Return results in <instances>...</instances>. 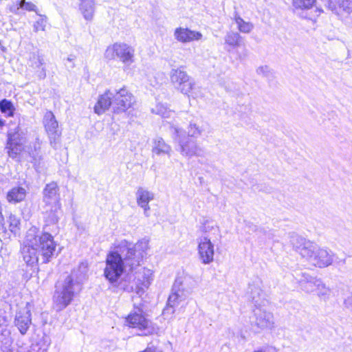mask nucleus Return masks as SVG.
I'll use <instances>...</instances> for the list:
<instances>
[{"mask_svg": "<svg viewBox=\"0 0 352 352\" xmlns=\"http://www.w3.org/2000/svg\"><path fill=\"white\" fill-rule=\"evenodd\" d=\"M233 19L239 32L248 34L253 30L254 25L250 22L245 21L237 13L234 14Z\"/></svg>", "mask_w": 352, "mask_h": 352, "instance_id": "nucleus-28", "label": "nucleus"}, {"mask_svg": "<svg viewBox=\"0 0 352 352\" xmlns=\"http://www.w3.org/2000/svg\"><path fill=\"white\" fill-rule=\"evenodd\" d=\"M152 111L164 118H169L174 115L173 111L170 110L166 104L162 103L157 104L155 107L152 109Z\"/></svg>", "mask_w": 352, "mask_h": 352, "instance_id": "nucleus-31", "label": "nucleus"}, {"mask_svg": "<svg viewBox=\"0 0 352 352\" xmlns=\"http://www.w3.org/2000/svg\"><path fill=\"white\" fill-rule=\"evenodd\" d=\"M8 228L14 234H16L20 230V219L14 214H10L8 219Z\"/></svg>", "mask_w": 352, "mask_h": 352, "instance_id": "nucleus-33", "label": "nucleus"}, {"mask_svg": "<svg viewBox=\"0 0 352 352\" xmlns=\"http://www.w3.org/2000/svg\"><path fill=\"white\" fill-rule=\"evenodd\" d=\"M199 258L204 264H209L213 261L214 245L210 239L204 236L200 239L198 245Z\"/></svg>", "mask_w": 352, "mask_h": 352, "instance_id": "nucleus-17", "label": "nucleus"}, {"mask_svg": "<svg viewBox=\"0 0 352 352\" xmlns=\"http://www.w3.org/2000/svg\"><path fill=\"white\" fill-rule=\"evenodd\" d=\"M14 323L20 333L25 335L32 323L30 310L28 307H25L18 311L16 314Z\"/></svg>", "mask_w": 352, "mask_h": 352, "instance_id": "nucleus-21", "label": "nucleus"}, {"mask_svg": "<svg viewBox=\"0 0 352 352\" xmlns=\"http://www.w3.org/2000/svg\"><path fill=\"white\" fill-rule=\"evenodd\" d=\"M45 71L44 69V68H41V71L40 72V74H39V77L41 78H44L45 77Z\"/></svg>", "mask_w": 352, "mask_h": 352, "instance_id": "nucleus-47", "label": "nucleus"}, {"mask_svg": "<svg viewBox=\"0 0 352 352\" xmlns=\"http://www.w3.org/2000/svg\"><path fill=\"white\" fill-rule=\"evenodd\" d=\"M41 142L36 138L28 151L31 158L30 162L38 173H41L45 170V163L41 153Z\"/></svg>", "mask_w": 352, "mask_h": 352, "instance_id": "nucleus-14", "label": "nucleus"}, {"mask_svg": "<svg viewBox=\"0 0 352 352\" xmlns=\"http://www.w3.org/2000/svg\"><path fill=\"white\" fill-rule=\"evenodd\" d=\"M148 249L146 241H140L133 244L122 240L110 252L106 258V267L104 270L105 278L113 286L124 291L133 290V285L122 284L121 276L125 270L133 272L141 265L143 257Z\"/></svg>", "mask_w": 352, "mask_h": 352, "instance_id": "nucleus-1", "label": "nucleus"}, {"mask_svg": "<svg viewBox=\"0 0 352 352\" xmlns=\"http://www.w3.org/2000/svg\"><path fill=\"white\" fill-rule=\"evenodd\" d=\"M80 289V286L74 283L71 276H67L63 281H58L53 296V307L56 311H60L66 308Z\"/></svg>", "mask_w": 352, "mask_h": 352, "instance_id": "nucleus-6", "label": "nucleus"}, {"mask_svg": "<svg viewBox=\"0 0 352 352\" xmlns=\"http://www.w3.org/2000/svg\"><path fill=\"white\" fill-rule=\"evenodd\" d=\"M6 228L3 223V217H0V230H6Z\"/></svg>", "mask_w": 352, "mask_h": 352, "instance_id": "nucleus-45", "label": "nucleus"}, {"mask_svg": "<svg viewBox=\"0 0 352 352\" xmlns=\"http://www.w3.org/2000/svg\"><path fill=\"white\" fill-rule=\"evenodd\" d=\"M175 38L182 43H190L194 41H199L202 38V34L193 31L188 28H177L174 32Z\"/></svg>", "mask_w": 352, "mask_h": 352, "instance_id": "nucleus-22", "label": "nucleus"}, {"mask_svg": "<svg viewBox=\"0 0 352 352\" xmlns=\"http://www.w3.org/2000/svg\"><path fill=\"white\" fill-rule=\"evenodd\" d=\"M252 324L260 329H272L274 324V316L263 308V306L256 307L252 318Z\"/></svg>", "mask_w": 352, "mask_h": 352, "instance_id": "nucleus-13", "label": "nucleus"}, {"mask_svg": "<svg viewBox=\"0 0 352 352\" xmlns=\"http://www.w3.org/2000/svg\"><path fill=\"white\" fill-rule=\"evenodd\" d=\"M290 243L302 258L316 267H326L333 261L334 255L330 250L320 248L316 243L295 233L290 234Z\"/></svg>", "mask_w": 352, "mask_h": 352, "instance_id": "nucleus-3", "label": "nucleus"}, {"mask_svg": "<svg viewBox=\"0 0 352 352\" xmlns=\"http://www.w3.org/2000/svg\"><path fill=\"white\" fill-rule=\"evenodd\" d=\"M193 285L190 278H177L172 287L166 307L163 310V314H173L175 307L186 300L192 291Z\"/></svg>", "mask_w": 352, "mask_h": 352, "instance_id": "nucleus-7", "label": "nucleus"}, {"mask_svg": "<svg viewBox=\"0 0 352 352\" xmlns=\"http://www.w3.org/2000/svg\"><path fill=\"white\" fill-rule=\"evenodd\" d=\"M76 59V56L74 55H69L67 56L66 60L67 63H65V65L69 68H74V61Z\"/></svg>", "mask_w": 352, "mask_h": 352, "instance_id": "nucleus-41", "label": "nucleus"}, {"mask_svg": "<svg viewBox=\"0 0 352 352\" xmlns=\"http://www.w3.org/2000/svg\"><path fill=\"white\" fill-rule=\"evenodd\" d=\"M256 73L257 74L266 78H270L272 74L270 68L267 65L258 67L256 69Z\"/></svg>", "mask_w": 352, "mask_h": 352, "instance_id": "nucleus-39", "label": "nucleus"}, {"mask_svg": "<svg viewBox=\"0 0 352 352\" xmlns=\"http://www.w3.org/2000/svg\"><path fill=\"white\" fill-rule=\"evenodd\" d=\"M261 282L259 280L250 283L246 292V298L252 302L255 307L264 306L266 300L261 287Z\"/></svg>", "mask_w": 352, "mask_h": 352, "instance_id": "nucleus-16", "label": "nucleus"}, {"mask_svg": "<svg viewBox=\"0 0 352 352\" xmlns=\"http://www.w3.org/2000/svg\"><path fill=\"white\" fill-rule=\"evenodd\" d=\"M203 231L206 233L210 232V231H214V234L215 232H219L218 228L212 222L206 221V223L203 226Z\"/></svg>", "mask_w": 352, "mask_h": 352, "instance_id": "nucleus-40", "label": "nucleus"}, {"mask_svg": "<svg viewBox=\"0 0 352 352\" xmlns=\"http://www.w3.org/2000/svg\"><path fill=\"white\" fill-rule=\"evenodd\" d=\"M129 327L140 331V336L159 334L160 328L146 318L144 305L134 303V309L126 318Z\"/></svg>", "mask_w": 352, "mask_h": 352, "instance_id": "nucleus-8", "label": "nucleus"}, {"mask_svg": "<svg viewBox=\"0 0 352 352\" xmlns=\"http://www.w3.org/2000/svg\"><path fill=\"white\" fill-rule=\"evenodd\" d=\"M152 151L153 153L158 155L164 154L169 155L171 151V147L167 144L162 138L157 137L153 140Z\"/></svg>", "mask_w": 352, "mask_h": 352, "instance_id": "nucleus-27", "label": "nucleus"}, {"mask_svg": "<svg viewBox=\"0 0 352 352\" xmlns=\"http://www.w3.org/2000/svg\"><path fill=\"white\" fill-rule=\"evenodd\" d=\"M136 200L138 205L144 210L146 217L150 216V206L148 203L154 199V194L147 189L139 187L136 192Z\"/></svg>", "mask_w": 352, "mask_h": 352, "instance_id": "nucleus-20", "label": "nucleus"}, {"mask_svg": "<svg viewBox=\"0 0 352 352\" xmlns=\"http://www.w3.org/2000/svg\"><path fill=\"white\" fill-rule=\"evenodd\" d=\"M170 78L175 88L184 94H188L195 85L193 80L182 67L172 69Z\"/></svg>", "mask_w": 352, "mask_h": 352, "instance_id": "nucleus-10", "label": "nucleus"}, {"mask_svg": "<svg viewBox=\"0 0 352 352\" xmlns=\"http://www.w3.org/2000/svg\"><path fill=\"white\" fill-rule=\"evenodd\" d=\"M58 186L56 183L47 184L43 189V201L45 206L60 205Z\"/></svg>", "mask_w": 352, "mask_h": 352, "instance_id": "nucleus-19", "label": "nucleus"}, {"mask_svg": "<svg viewBox=\"0 0 352 352\" xmlns=\"http://www.w3.org/2000/svg\"><path fill=\"white\" fill-rule=\"evenodd\" d=\"M134 54V48L124 43H116L109 46L104 53L107 58L112 60L118 58L126 65H131L133 62Z\"/></svg>", "mask_w": 352, "mask_h": 352, "instance_id": "nucleus-9", "label": "nucleus"}, {"mask_svg": "<svg viewBox=\"0 0 352 352\" xmlns=\"http://www.w3.org/2000/svg\"><path fill=\"white\" fill-rule=\"evenodd\" d=\"M168 127L174 142L177 144L176 149L182 156L191 158L192 157H201L204 155V148L198 144L197 141L188 138L186 131L174 123L168 122Z\"/></svg>", "mask_w": 352, "mask_h": 352, "instance_id": "nucleus-5", "label": "nucleus"}, {"mask_svg": "<svg viewBox=\"0 0 352 352\" xmlns=\"http://www.w3.org/2000/svg\"><path fill=\"white\" fill-rule=\"evenodd\" d=\"M299 286L301 289L306 293H312L316 291L320 279L311 276L306 273H302L300 277L297 278Z\"/></svg>", "mask_w": 352, "mask_h": 352, "instance_id": "nucleus-23", "label": "nucleus"}, {"mask_svg": "<svg viewBox=\"0 0 352 352\" xmlns=\"http://www.w3.org/2000/svg\"><path fill=\"white\" fill-rule=\"evenodd\" d=\"M0 109L1 112L8 113L9 116H12L14 108L11 102L4 99L0 102Z\"/></svg>", "mask_w": 352, "mask_h": 352, "instance_id": "nucleus-36", "label": "nucleus"}, {"mask_svg": "<svg viewBox=\"0 0 352 352\" xmlns=\"http://www.w3.org/2000/svg\"><path fill=\"white\" fill-rule=\"evenodd\" d=\"M6 318L0 315V331H2L3 328L6 326Z\"/></svg>", "mask_w": 352, "mask_h": 352, "instance_id": "nucleus-43", "label": "nucleus"}, {"mask_svg": "<svg viewBox=\"0 0 352 352\" xmlns=\"http://www.w3.org/2000/svg\"><path fill=\"white\" fill-rule=\"evenodd\" d=\"M316 0H293V6L301 11L298 14L305 19H315L322 12L316 4Z\"/></svg>", "mask_w": 352, "mask_h": 352, "instance_id": "nucleus-12", "label": "nucleus"}, {"mask_svg": "<svg viewBox=\"0 0 352 352\" xmlns=\"http://www.w3.org/2000/svg\"><path fill=\"white\" fill-rule=\"evenodd\" d=\"M38 19L33 24V30L34 32L38 31H45L47 24V17L45 15L37 13Z\"/></svg>", "mask_w": 352, "mask_h": 352, "instance_id": "nucleus-32", "label": "nucleus"}, {"mask_svg": "<svg viewBox=\"0 0 352 352\" xmlns=\"http://www.w3.org/2000/svg\"><path fill=\"white\" fill-rule=\"evenodd\" d=\"M36 67H39L43 65V60L40 57L37 58V62H36Z\"/></svg>", "mask_w": 352, "mask_h": 352, "instance_id": "nucleus-46", "label": "nucleus"}, {"mask_svg": "<svg viewBox=\"0 0 352 352\" xmlns=\"http://www.w3.org/2000/svg\"><path fill=\"white\" fill-rule=\"evenodd\" d=\"M19 8L24 9L27 11H34L37 14V7L32 2H27L25 0H21L19 3V7H17L16 10Z\"/></svg>", "mask_w": 352, "mask_h": 352, "instance_id": "nucleus-38", "label": "nucleus"}, {"mask_svg": "<svg viewBox=\"0 0 352 352\" xmlns=\"http://www.w3.org/2000/svg\"><path fill=\"white\" fill-rule=\"evenodd\" d=\"M241 36L238 32H228L225 36V43L232 48L240 45Z\"/></svg>", "mask_w": 352, "mask_h": 352, "instance_id": "nucleus-30", "label": "nucleus"}, {"mask_svg": "<svg viewBox=\"0 0 352 352\" xmlns=\"http://www.w3.org/2000/svg\"><path fill=\"white\" fill-rule=\"evenodd\" d=\"M43 124L45 131L50 138V144L55 143L59 138L60 132L58 130V124L54 113L49 111H47L43 117Z\"/></svg>", "mask_w": 352, "mask_h": 352, "instance_id": "nucleus-15", "label": "nucleus"}, {"mask_svg": "<svg viewBox=\"0 0 352 352\" xmlns=\"http://www.w3.org/2000/svg\"><path fill=\"white\" fill-rule=\"evenodd\" d=\"M80 11L86 21L93 19L95 12V3L94 0H81Z\"/></svg>", "mask_w": 352, "mask_h": 352, "instance_id": "nucleus-25", "label": "nucleus"}, {"mask_svg": "<svg viewBox=\"0 0 352 352\" xmlns=\"http://www.w3.org/2000/svg\"><path fill=\"white\" fill-rule=\"evenodd\" d=\"M0 217H3L2 212H1V207L0 206Z\"/></svg>", "mask_w": 352, "mask_h": 352, "instance_id": "nucleus-49", "label": "nucleus"}, {"mask_svg": "<svg viewBox=\"0 0 352 352\" xmlns=\"http://www.w3.org/2000/svg\"><path fill=\"white\" fill-rule=\"evenodd\" d=\"M248 55V52L246 49L243 50V52L241 54H239L238 56L240 60L245 59Z\"/></svg>", "mask_w": 352, "mask_h": 352, "instance_id": "nucleus-44", "label": "nucleus"}, {"mask_svg": "<svg viewBox=\"0 0 352 352\" xmlns=\"http://www.w3.org/2000/svg\"><path fill=\"white\" fill-rule=\"evenodd\" d=\"M315 292H317L318 295L320 297H327L330 294V289L320 279Z\"/></svg>", "mask_w": 352, "mask_h": 352, "instance_id": "nucleus-37", "label": "nucleus"}, {"mask_svg": "<svg viewBox=\"0 0 352 352\" xmlns=\"http://www.w3.org/2000/svg\"><path fill=\"white\" fill-rule=\"evenodd\" d=\"M43 218L45 220V226L43 232L49 231L56 232L58 231L57 223L59 217L61 214L60 205H52L43 206Z\"/></svg>", "mask_w": 352, "mask_h": 352, "instance_id": "nucleus-11", "label": "nucleus"}, {"mask_svg": "<svg viewBox=\"0 0 352 352\" xmlns=\"http://www.w3.org/2000/svg\"><path fill=\"white\" fill-rule=\"evenodd\" d=\"M5 125V120L0 119V126H3Z\"/></svg>", "mask_w": 352, "mask_h": 352, "instance_id": "nucleus-48", "label": "nucleus"}, {"mask_svg": "<svg viewBox=\"0 0 352 352\" xmlns=\"http://www.w3.org/2000/svg\"><path fill=\"white\" fill-rule=\"evenodd\" d=\"M344 304L346 308L352 311V296L344 299Z\"/></svg>", "mask_w": 352, "mask_h": 352, "instance_id": "nucleus-42", "label": "nucleus"}, {"mask_svg": "<svg viewBox=\"0 0 352 352\" xmlns=\"http://www.w3.org/2000/svg\"><path fill=\"white\" fill-rule=\"evenodd\" d=\"M88 272V263L87 262H82L80 263L77 269H74L69 276L73 278L74 283L80 286L82 281L85 280L87 277Z\"/></svg>", "mask_w": 352, "mask_h": 352, "instance_id": "nucleus-26", "label": "nucleus"}, {"mask_svg": "<svg viewBox=\"0 0 352 352\" xmlns=\"http://www.w3.org/2000/svg\"><path fill=\"white\" fill-rule=\"evenodd\" d=\"M152 280L153 273L151 270L144 268L142 271V279L138 278V280L140 282L141 285L144 287H148Z\"/></svg>", "mask_w": 352, "mask_h": 352, "instance_id": "nucleus-35", "label": "nucleus"}, {"mask_svg": "<svg viewBox=\"0 0 352 352\" xmlns=\"http://www.w3.org/2000/svg\"><path fill=\"white\" fill-rule=\"evenodd\" d=\"M336 4L347 12H352V0H329L331 8H334Z\"/></svg>", "mask_w": 352, "mask_h": 352, "instance_id": "nucleus-34", "label": "nucleus"}, {"mask_svg": "<svg viewBox=\"0 0 352 352\" xmlns=\"http://www.w3.org/2000/svg\"><path fill=\"white\" fill-rule=\"evenodd\" d=\"M56 244L51 233L41 232L35 226L27 232L21 254L27 265L32 267L39 263H47L54 256Z\"/></svg>", "mask_w": 352, "mask_h": 352, "instance_id": "nucleus-2", "label": "nucleus"}, {"mask_svg": "<svg viewBox=\"0 0 352 352\" xmlns=\"http://www.w3.org/2000/svg\"><path fill=\"white\" fill-rule=\"evenodd\" d=\"M203 124L195 122H190L188 126L187 137L192 138H198L204 131Z\"/></svg>", "mask_w": 352, "mask_h": 352, "instance_id": "nucleus-29", "label": "nucleus"}, {"mask_svg": "<svg viewBox=\"0 0 352 352\" xmlns=\"http://www.w3.org/2000/svg\"><path fill=\"white\" fill-rule=\"evenodd\" d=\"M24 140L20 138L18 132L8 133V140L7 143L8 153L10 157L16 159L23 149Z\"/></svg>", "mask_w": 352, "mask_h": 352, "instance_id": "nucleus-18", "label": "nucleus"}, {"mask_svg": "<svg viewBox=\"0 0 352 352\" xmlns=\"http://www.w3.org/2000/svg\"><path fill=\"white\" fill-rule=\"evenodd\" d=\"M133 95L125 88L107 90L101 95L94 107L96 113L100 115L111 106L116 113L124 112L134 103Z\"/></svg>", "mask_w": 352, "mask_h": 352, "instance_id": "nucleus-4", "label": "nucleus"}, {"mask_svg": "<svg viewBox=\"0 0 352 352\" xmlns=\"http://www.w3.org/2000/svg\"><path fill=\"white\" fill-rule=\"evenodd\" d=\"M26 195L25 188L21 186H15L8 192L6 199L9 203L16 204L23 201Z\"/></svg>", "mask_w": 352, "mask_h": 352, "instance_id": "nucleus-24", "label": "nucleus"}]
</instances>
